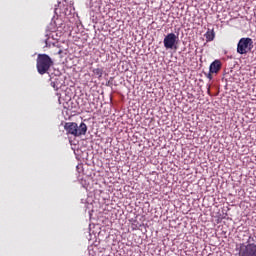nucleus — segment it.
<instances>
[{
	"label": "nucleus",
	"mask_w": 256,
	"mask_h": 256,
	"mask_svg": "<svg viewBox=\"0 0 256 256\" xmlns=\"http://www.w3.org/2000/svg\"><path fill=\"white\" fill-rule=\"evenodd\" d=\"M53 59L47 54H38L36 59V69L39 75H45L49 73L51 67H53Z\"/></svg>",
	"instance_id": "nucleus-1"
},
{
	"label": "nucleus",
	"mask_w": 256,
	"mask_h": 256,
	"mask_svg": "<svg viewBox=\"0 0 256 256\" xmlns=\"http://www.w3.org/2000/svg\"><path fill=\"white\" fill-rule=\"evenodd\" d=\"M64 129L67 135H73V137L87 135V124L85 122H81L80 125H77L75 122H66Z\"/></svg>",
	"instance_id": "nucleus-2"
},
{
	"label": "nucleus",
	"mask_w": 256,
	"mask_h": 256,
	"mask_svg": "<svg viewBox=\"0 0 256 256\" xmlns=\"http://www.w3.org/2000/svg\"><path fill=\"white\" fill-rule=\"evenodd\" d=\"M239 256H256V235H250L246 243L239 245Z\"/></svg>",
	"instance_id": "nucleus-3"
},
{
	"label": "nucleus",
	"mask_w": 256,
	"mask_h": 256,
	"mask_svg": "<svg viewBox=\"0 0 256 256\" xmlns=\"http://www.w3.org/2000/svg\"><path fill=\"white\" fill-rule=\"evenodd\" d=\"M253 49V39L241 38L237 44V53L239 55H247Z\"/></svg>",
	"instance_id": "nucleus-4"
},
{
	"label": "nucleus",
	"mask_w": 256,
	"mask_h": 256,
	"mask_svg": "<svg viewBox=\"0 0 256 256\" xmlns=\"http://www.w3.org/2000/svg\"><path fill=\"white\" fill-rule=\"evenodd\" d=\"M163 43L165 49H177L179 36H177L175 33H169L164 37Z\"/></svg>",
	"instance_id": "nucleus-5"
},
{
	"label": "nucleus",
	"mask_w": 256,
	"mask_h": 256,
	"mask_svg": "<svg viewBox=\"0 0 256 256\" xmlns=\"http://www.w3.org/2000/svg\"><path fill=\"white\" fill-rule=\"evenodd\" d=\"M65 4H63V8L61 9L60 13H63V15H71L73 11H75V8H73V3L68 4L67 0H63Z\"/></svg>",
	"instance_id": "nucleus-6"
},
{
	"label": "nucleus",
	"mask_w": 256,
	"mask_h": 256,
	"mask_svg": "<svg viewBox=\"0 0 256 256\" xmlns=\"http://www.w3.org/2000/svg\"><path fill=\"white\" fill-rule=\"evenodd\" d=\"M221 67H222L221 60H214L210 64L209 71H210V73L217 74V73H219V71H221Z\"/></svg>",
	"instance_id": "nucleus-7"
},
{
	"label": "nucleus",
	"mask_w": 256,
	"mask_h": 256,
	"mask_svg": "<svg viewBox=\"0 0 256 256\" xmlns=\"http://www.w3.org/2000/svg\"><path fill=\"white\" fill-rule=\"evenodd\" d=\"M204 37H206L207 42L213 41L215 39V30L208 28L207 32L204 34Z\"/></svg>",
	"instance_id": "nucleus-8"
},
{
	"label": "nucleus",
	"mask_w": 256,
	"mask_h": 256,
	"mask_svg": "<svg viewBox=\"0 0 256 256\" xmlns=\"http://www.w3.org/2000/svg\"><path fill=\"white\" fill-rule=\"evenodd\" d=\"M93 74L100 79V77H103V69L101 68H95L93 69Z\"/></svg>",
	"instance_id": "nucleus-9"
},
{
	"label": "nucleus",
	"mask_w": 256,
	"mask_h": 256,
	"mask_svg": "<svg viewBox=\"0 0 256 256\" xmlns=\"http://www.w3.org/2000/svg\"><path fill=\"white\" fill-rule=\"evenodd\" d=\"M205 76L207 77V79H209V81L213 79V73H211V70H209V73L205 74Z\"/></svg>",
	"instance_id": "nucleus-10"
},
{
	"label": "nucleus",
	"mask_w": 256,
	"mask_h": 256,
	"mask_svg": "<svg viewBox=\"0 0 256 256\" xmlns=\"http://www.w3.org/2000/svg\"><path fill=\"white\" fill-rule=\"evenodd\" d=\"M51 86H52L54 89H59V84H56L55 82H51Z\"/></svg>",
	"instance_id": "nucleus-11"
},
{
	"label": "nucleus",
	"mask_w": 256,
	"mask_h": 256,
	"mask_svg": "<svg viewBox=\"0 0 256 256\" xmlns=\"http://www.w3.org/2000/svg\"><path fill=\"white\" fill-rule=\"evenodd\" d=\"M46 47H51V42H49V38L45 40Z\"/></svg>",
	"instance_id": "nucleus-12"
},
{
	"label": "nucleus",
	"mask_w": 256,
	"mask_h": 256,
	"mask_svg": "<svg viewBox=\"0 0 256 256\" xmlns=\"http://www.w3.org/2000/svg\"><path fill=\"white\" fill-rule=\"evenodd\" d=\"M54 13H55V15H57V5H55V9H54Z\"/></svg>",
	"instance_id": "nucleus-13"
},
{
	"label": "nucleus",
	"mask_w": 256,
	"mask_h": 256,
	"mask_svg": "<svg viewBox=\"0 0 256 256\" xmlns=\"http://www.w3.org/2000/svg\"><path fill=\"white\" fill-rule=\"evenodd\" d=\"M61 5V1H58V6Z\"/></svg>",
	"instance_id": "nucleus-14"
},
{
	"label": "nucleus",
	"mask_w": 256,
	"mask_h": 256,
	"mask_svg": "<svg viewBox=\"0 0 256 256\" xmlns=\"http://www.w3.org/2000/svg\"><path fill=\"white\" fill-rule=\"evenodd\" d=\"M59 53H61V50L59 51Z\"/></svg>",
	"instance_id": "nucleus-15"
}]
</instances>
